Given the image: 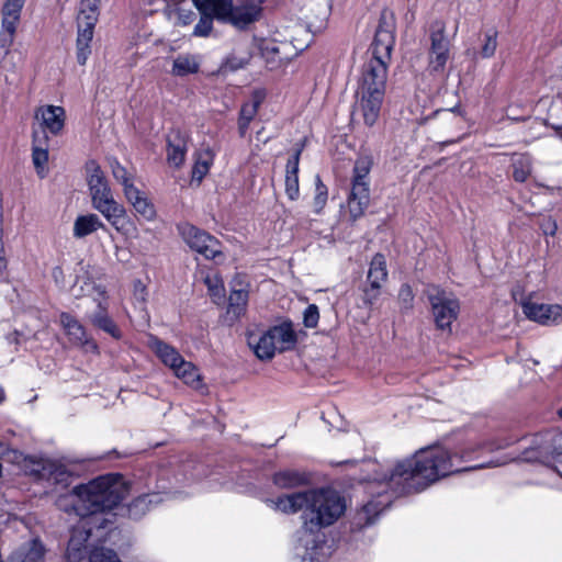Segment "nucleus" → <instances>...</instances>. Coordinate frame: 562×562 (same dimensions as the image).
<instances>
[{
  "instance_id": "obj_58",
  "label": "nucleus",
  "mask_w": 562,
  "mask_h": 562,
  "mask_svg": "<svg viewBox=\"0 0 562 562\" xmlns=\"http://www.w3.org/2000/svg\"><path fill=\"white\" fill-rule=\"evenodd\" d=\"M56 272L61 273V269H60V268H58V267H57V268H55V269H54V276H56Z\"/></svg>"
},
{
  "instance_id": "obj_33",
  "label": "nucleus",
  "mask_w": 562,
  "mask_h": 562,
  "mask_svg": "<svg viewBox=\"0 0 562 562\" xmlns=\"http://www.w3.org/2000/svg\"><path fill=\"white\" fill-rule=\"evenodd\" d=\"M387 278L386 260L384 255L378 252L373 256L368 271L367 280L369 283H376L381 286Z\"/></svg>"
},
{
  "instance_id": "obj_38",
  "label": "nucleus",
  "mask_w": 562,
  "mask_h": 562,
  "mask_svg": "<svg viewBox=\"0 0 562 562\" xmlns=\"http://www.w3.org/2000/svg\"><path fill=\"white\" fill-rule=\"evenodd\" d=\"M328 199V189L319 176L315 177V196L313 201L314 212L321 214Z\"/></svg>"
},
{
  "instance_id": "obj_5",
  "label": "nucleus",
  "mask_w": 562,
  "mask_h": 562,
  "mask_svg": "<svg viewBox=\"0 0 562 562\" xmlns=\"http://www.w3.org/2000/svg\"><path fill=\"white\" fill-rule=\"evenodd\" d=\"M167 475L166 469L156 470L148 475L145 483L146 492L127 504V516L131 519L143 518L153 507L164 502L172 493L173 486Z\"/></svg>"
},
{
  "instance_id": "obj_25",
  "label": "nucleus",
  "mask_w": 562,
  "mask_h": 562,
  "mask_svg": "<svg viewBox=\"0 0 562 562\" xmlns=\"http://www.w3.org/2000/svg\"><path fill=\"white\" fill-rule=\"evenodd\" d=\"M125 198L133 205L135 212L147 221H151L156 216L154 204L148 200L144 192L138 190L135 186L126 188Z\"/></svg>"
},
{
  "instance_id": "obj_35",
  "label": "nucleus",
  "mask_w": 562,
  "mask_h": 562,
  "mask_svg": "<svg viewBox=\"0 0 562 562\" xmlns=\"http://www.w3.org/2000/svg\"><path fill=\"white\" fill-rule=\"evenodd\" d=\"M213 160L214 153L210 147L201 150L192 168V179L201 182L213 165Z\"/></svg>"
},
{
  "instance_id": "obj_19",
  "label": "nucleus",
  "mask_w": 562,
  "mask_h": 562,
  "mask_svg": "<svg viewBox=\"0 0 562 562\" xmlns=\"http://www.w3.org/2000/svg\"><path fill=\"white\" fill-rule=\"evenodd\" d=\"M303 147L304 144L297 146L289 157L285 166V194L292 201L297 200L300 196L299 165Z\"/></svg>"
},
{
  "instance_id": "obj_12",
  "label": "nucleus",
  "mask_w": 562,
  "mask_h": 562,
  "mask_svg": "<svg viewBox=\"0 0 562 562\" xmlns=\"http://www.w3.org/2000/svg\"><path fill=\"white\" fill-rule=\"evenodd\" d=\"M428 299L437 327L440 329L450 328L459 314V301L453 295L448 294L439 288H434L432 291L429 292Z\"/></svg>"
},
{
  "instance_id": "obj_46",
  "label": "nucleus",
  "mask_w": 562,
  "mask_h": 562,
  "mask_svg": "<svg viewBox=\"0 0 562 562\" xmlns=\"http://www.w3.org/2000/svg\"><path fill=\"white\" fill-rule=\"evenodd\" d=\"M380 290L381 286L376 283H369V286H367L363 291L362 302L366 306L372 307L373 304L376 302V300L380 296Z\"/></svg>"
},
{
  "instance_id": "obj_54",
  "label": "nucleus",
  "mask_w": 562,
  "mask_h": 562,
  "mask_svg": "<svg viewBox=\"0 0 562 562\" xmlns=\"http://www.w3.org/2000/svg\"><path fill=\"white\" fill-rule=\"evenodd\" d=\"M5 270H7V259L0 258V280L4 278Z\"/></svg>"
},
{
  "instance_id": "obj_2",
  "label": "nucleus",
  "mask_w": 562,
  "mask_h": 562,
  "mask_svg": "<svg viewBox=\"0 0 562 562\" xmlns=\"http://www.w3.org/2000/svg\"><path fill=\"white\" fill-rule=\"evenodd\" d=\"M128 487L121 474L110 473L98 476L86 484H78L71 491L58 495L56 507L69 516L80 518L79 525L71 529L66 558L69 562H79L87 555V541L93 521L98 528H105V519L100 517L116 507L127 495Z\"/></svg>"
},
{
  "instance_id": "obj_13",
  "label": "nucleus",
  "mask_w": 562,
  "mask_h": 562,
  "mask_svg": "<svg viewBox=\"0 0 562 562\" xmlns=\"http://www.w3.org/2000/svg\"><path fill=\"white\" fill-rule=\"evenodd\" d=\"M524 314L528 319L543 326L559 325L562 323V306L558 304H538L530 301L521 302Z\"/></svg>"
},
{
  "instance_id": "obj_42",
  "label": "nucleus",
  "mask_w": 562,
  "mask_h": 562,
  "mask_svg": "<svg viewBox=\"0 0 562 562\" xmlns=\"http://www.w3.org/2000/svg\"><path fill=\"white\" fill-rule=\"evenodd\" d=\"M89 562H121V560L112 549L94 548L90 552Z\"/></svg>"
},
{
  "instance_id": "obj_53",
  "label": "nucleus",
  "mask_w": 562,
  "mask_h": 562,
  "mask_svg": "<svg viewBox=\"0 0 562 562\" xmlns=\"http://www.w3.org/2000/svg\"><path fill=\"white\" fill-rule=\"evenodd\" d=\"M194 16H195V14L191 10L186 12L181 8L178 9V18H179V20L181 21V23L183 25H187V24L191 23L193 21Z\"/></svg>"
},
{
  "instance_id": "obj_59",
  "label": "nucleus",
  "mask_w": 562,
  "mask_h": 562,
  "mask_svg": "<svg viewBox=\"0 0 562 562\" xmlns=\"http://www.w3.org/2000/svg\"><path fill=\"white\" fill-rule=\"evenodd\" d=\"M559 416L562 418V407L559 409Z\"/></svg>"
},
{
  "instance_id": "obj_4",
  "label": "nucleus",
  "mask_w": 562,
  "mask_h": 562,
  "mask_svg": "<svg viewBox=\"0 0 562 562\" xmlns=\"http://www.w3.org/2000/svg\"><path fill=\"white\" fill-rule=\"evenodd\" d=\"M395 44V18L392 11L382 10L373 42L371 57L361 69L358 88L366 125L373 126L379 119L384 100L387 68Z\"/></svg>"
},
{
  "instance_id": "obj_6",
  "label": "nucleus",
  "mask_w": 562,
  "mask_h": 562,
  "mask_svg": "<svg viewBox=\"0 0 562 562\" xmlns=\"http://www.w3.org/2000/svg\"><path fill=\"white\" fill-rule=\"evenodd\" d=\"M373 166L370 154L360 155L353 165L351 190L348 196V209L352 220H358L364 214L370 203L369 173Z\"/></svg>"
},
{
  "instance_id": "obj_39",
  "label": "nucleus",
  "mask_w": 562,
  "mask_h": 562,
  "mask_svg": "<svg viewBox=\"0 0 562 562\" xmlns=\"http://www.w3.org/2000/svg\"><path fill=\"white\" fill-rule=\"evenodd\" d=\"M204 283L215 303L224 297V283L218 274H207L204 279Z\"/></svg>"
},
{
  "instance_id": "obj_20",
  "label": "nucleus",
  "mask_w": 562,
  "mask_h": 562,
  "mask_svg": "<svg viewBox=\"0 0 562 562\" xmlns=\"http://www.w3.org/2000/svg\"><path fill=\"white\" fill-rule=\"evenodd\" d=\"M271 480L278 488L292 490L307 486L311 483V475L304 471L284 469L274 472Z\"/></svg>"
},
{
  "instance_id": "obj_17",
  "label": "nucleus",
  "mask_w": 562,
  "mask_h": 562,
  "mask_svg": "<svg viewBox=\"0 0 562 562\" xmlns=\"http://www.w3.org/2000/svg\"><path fill=\"white\" fill-rule=\"evenodd\" d=\"M252 58L250 45L246 42H239L233 50L223 59L220 71L223 74L235 72L245 68Z\"/></svg>"
},
{
  "instance_id": "obj_21",
  "label": "nucleus",
  "mask_w": 562,
  "mask_h": 562,
  "mask_svg": "<svg viewBox=\"0 0 562 562\" xmlns=\"http://www.w3.org/2000/svg\"><path fill=\"white\" fill-rule=\"evenodd\" d=\"M92 206L99 211L117 232L123 231L126 211L122 204L114 200L113 195L92 204Z\"/></svg>"
},
{
  "instance_id": "obj_31",
  "label": "nucleus",
  "mask_w": 562,
  "mask_h": 562,
  "mask_svg": "<svg viewBox=\"0 0 562 562\" xmlns=\"http://www.w3.org/2000/svg\"><path fill=\"white\" fill-rule=\"evenodd\" d=\"M41 477L47 476V480L57 484L67 485L71 475L70 471L60 463L46 462L42 465L41 470H36Z\"/></svg>"
},
{
  "instance_id": "obj_26",
  "label": "nucleus",
  "mask_w": 562,
  "mask_h": 562,
  "mask_svg": "<svg viewBox=\"0 0 562 562\" xmlns=\"http://www.w3.org/2000/svg\"><path fill=\"white\" fill-rule=\"evenodd\" d=\"M248 345L260 360H271L277 352L270 329L262 333L259 337L250 335L248 337Z\"/></svg>"
},
{
  "instance_id": "obj_8",
  "label": "nucleus",
  "mask_w": 562,
  "mask_h": 562,
  "mask_svg": "<svg viewBox=\"0 0 562 562\" xmlns=\"http://www.w3.org/2000/svg\"><path fill=\"white\" fill-rule=\"evenodd\" d=\"M527 462H540L547 467L562 459V430L548 429L533 435L522 451Z\"/></svg>"
},
{
  "instance_id": "obj_3",
  "label": "nucleus",
  "mask_w": 562,
  "mask_h": 562,
  "mask_svg": "<svg viewBox=\"0 0 562 562\" xmlns=\"http://www.w3.org/2000/svg\"><path fill=\"white\" fill-rule=\"evenodd\" d=\"M274 510L286 515L302 512L299 542L304 548L300 562H325L329 554L321 530L335 524L346 510V502L330 488L308 490L267 499Z\"/></svg>"
},
{
  "instance_id": "obj_28",
  "label": "nucleus",
  "mask_w": 562,
  "mask_h": 562,
  "mask_svg": "<svg viewBox=\"0 0 562 562\" xmlns=\"http://www.w3.org/2000/svg\"><path fill=\"white\" fill-rule=\"evenodd\" d=\"M151 348L161 362L171 370L176 369L179 362L183 360V357L175 347L158 338L153 340Z\"/></svg>"
},
{
  "instance_id": "obj_57",
  "label": "nucleus",
  "mask_w": 562,
  "mask_h": 562,
  "mask_svg": "<svg viewBox=\"0 0 562 562\" xmlns=\"http://www.w3.org/2000/svg\"><path fill=\"white\" fill-rule=\"evenodd\" d=\"M175 481H176V483H183V482H186V481H189V479H188V477H186V476H183L182 479H180V477H178V476H175Z\"/></svg>"
},
{
  "instance_id": "obj_49",
  "label": "nucleus",
  "mask_w": 562,
  "mask_h": 562,
  "mask_svg": "<svg viewBox=\"0 0 562 562\" xmlns=\"http://www.w3.org/2000/svg\"><path fill=\"white\" fill-rule=\"evenodd\" d=\"M20 18L11 15H2V31L15 35L16 24Z\"/></svg>"
},
{
  "instance_id": "obj_9",
  "label": "nucleus",
  "mask_w": 562,
  "mask_h": 562,
  "mask_svg": "<svg viewBox=\"0 0 562 562\" xmlns=\"http://www.w3.org/2000/svg\"><path fill=\"white\" fill-rule=\"evenodd\" d=\"M100 0H81L78 15V32L76 40V58L79 65H86L91 54V42L95 23L99 18Z\"/></svg>"
},
{
  "instance_id": "obj_51",
  "label": "nucleus",
  "mask_w": 562,
  "mask_h": 562,
  "mask_svg": "<svg viewBox=\"0 0 562 562\" xmlns=\"http://www.w3.org/2000/svg\"><path fill=\"white\" fill-rule=\"evenodd\" d=\"M14 35L5 32H0V55L5 56L13 43Z\"/></svg>"
},
{
  "instance_id": "obj_36",
  "label": "nucleus",
  "mask_w": 562,
  "mask_h": 562,
  "mask_svg": "<svg viewBox=\"0 0 562 562\" xmlns=\"http://www.w3.org/2000/svg\"><path fill=\"white\" fill-rule=\"evenodd\" d=\"M32 160L37 173L43 178V171L48 160V150L46 147L37 145V134L33 133Z\"/></svg>"
},
{
  "instance_id": "obj_11",
  "label": "nucleus",
  "mask_w": 562,
  "mask_h": 562,
  "mask_svg": "<svg viewBox=\"0 0 562 562\" xmlns=\"http://www.w3.org/2000/svg\"><path fill=\"white\" fill-rule=\"evenodd\" d=\"M450 41L446 35L442 21H435L430 26V48L428 68L431 74H442L450 58Z\"/></svg>"
},
{
  "instance_id": "obj_27",
  "label": "nucleus",
  "mask_w": 562,
  "mask_h": 562,
  "mask_svg": "<svg viewBox=\"0 0 562 562\" xmlns=\"http://www.w3.org/2000/svg\"><path fill=\"white\" fill-rule=\"evenodd\" d=\"M200 58L192 54H179L172 63L171 75L186 77L198 74L200 70Z\"/></svg>"
},
{
  "instance_id": "obj_45",
  "label": "nucleus",
  "mask_w": 562,
  "mask_h": 562,
  "mask_svg": "<svg viewBox=\"0 0 562 562\" xmlns=\"http://www.w3.org/2000/svg\"><path fill=\"white\" fill-rule=\"evenodd\" d=\"M319 321V311L317 305L310 304L303 313V323L307 328H315Z\"/></svg>"
},
{
  "instance_id": "obj_30",
  "label": "nucleus",
  "mask_w": 562,
  "mask_h": 562,
  "mask_svg": "<svg viewBox=\"0 0 562 562\" xmlns=\"http://www.w3.org/2000/svg\"><path fill=\"white\" fill-rule=\"evenodd\" d=\"M172 372L178 379L194 390H200L203 386L199 369L190 361L183 359Z\"/></svg>"
},
{
  "instance_id": "obj_48",
  "label": "nucleus",
  "mask_w": 562,
  "mask_h": 562,
  "mask_svg": "<svg viewBox=\"0 0 562 562\" xmlns=\"http://www.w3.org/2000/svg\"><path fill=\"white\" fill-rule=\"evenodd\" d=\"M23 5V3L18 1L7 0L2 9V15L20 18Z\"/></svg>"
},
{
  "instance_id": "obj_47",
  "label": "nucleus",
  "mask_w": 562,
  "mask_h": 562,
  "mask_svg": "<svg viewBox=\"0 0 562 562\" xmlns=\"http://www.w3.org/2000/svg\"><path fill=\"white\" fill-rule=\"evenodd\" d=\"M398 301L404 310L413 307L414 293L408 284H403L398 291Z\"/></svg>"
},
{
  "instance_id": "obj_22",
  "label": "nucleus",
  "mask_w": 562,
  "mask_h": 562,
  "mask_svg": "<svg viewBox=\"0 0 562 562\" xmlns=\"http://www.w3.org/2000/svg\"><path fill=\"white\" fill-rule=\"evenodd\" d=\"M277 352L282 353L295 348L297 336L291 322H283L269 328Z\"/></svg>"
},
{
  "instance_id": "obj_1",
  "label": "nucleus",
  "mask_w": 562,
  "mask_h": 562,
  "mask_svg": "<svg viewBox=\"0 0 562 562\" xmlns=\"http://www.w3.org/2000/svg\"><path fill=\"white\" fill-rule=\"evenodd\" d=\"M506 446L508 442H480L453 452L441 447H429L394 463H380L376 460L364 462L359 481L366 484L364 491L371 499L355 515L353 527L362 529L373 525L379 515L401 495L422 492L450 474L483 468V464L461 467V463L476 459L480 450L493 451Z\"/></svg>"
},
{
  "instance_id": "obj_7",
  "label": "nucleus",
  "mask_w": 562,
  "mask_h": 562,
  "mask_svg": "<svg viewBox=\"0 0 562 562\" xmlns=\"http://www.w3.org/2000/svg\"><path fill=\"white\" fill-rule=\"evenodd\" d=\"M218 10V21L239 31L248 30L262 16V0H213Z\"/></svg>"
},
{
  "instance_id": "obj_44",
  "label": "nucleus",
  "mask_w": 562,
  "mask_h": 562,
  "mask_svg": "<svg viewBox=\"0 0 562 562\" xmlns=\"http://www.w3.org/2000/svg\"><path fill=\"white\" fill-rule=\"evenodd\" d=\"M23 458L22 452L16 449L10 448L7 443L0 440V460L19 463Z\"/></svg>"
},
{
  "instance_id": "obj_16",
  "label": "nucleus",
  "mask_w": 562,
  "mask_h": 562,
  "mask_svg": "<svg viewBox=\"0 0 562 562\" xmlns=\"http://www.w3.org/2000/svg\"><path fill=\"white\" fill-rule=\"evenodd\" d=\"M35 119L40 120L49 133L58 135L65 126L66 112L59 105H44L36 110Z\"/></svg>"
},
{
  "instance_id": "obj_43",
  "label": "nucleus",
  "mask_w": 562,
  "mask_h": 562,
  "mask_svg": "<svg viewBox=\"0 0 562 562\" xmlns=\"http://www.w3.org/2000/svg\"><path fill=\"white\" fill-rule=\"evenodd\" d=\"M111 169L113 177L123 186L124 194L128 186H134L132 179L124 166H122L116 159L111 161Z\"/></svg>"
},
{
  "instance_id": "obj_24",
  "label": "nucleus",
  "mask_w": 562,
  "mask_h": 562,
  "mask_svg": "<svg viewBox=\"0 0 562 562\" xmlns=\"http://www.w3.org/2000/svg\"><path fill=\"white\" fill-rule=\"evenodd\" d=\"M263 101V94L260 91H255L251 94V100L241 104L238 116V134L245 137L251 121L258 113L260 104Z\"/></svg>"
},
{
  "instance_id": "obj_10",
  "label": "nucleus",
  "mask_w": 562,
  "mask_h": 562,
  "mask_svg": "<svg viewBox=\"0 0 562 562\" xmlns=\"http://www.w3.org/2000/svg\"><path fill=\"white\" fill-rule=\"evenodd\" d=\"M178 231L184 243L205 259H215L222 255L220 241L207 232L189 223L179 224Z\"/></svg>"
},
{
  "instance_id": "obj_32",
  "label": "nucleus",
  "mask_w": 562,
  "mask_h": 562,
  "mask_svg": "<svg viewBox=\"0 0 562 562\" xmlns=\"http://www.w3.org/2000/svg\"><path fill=\"white\" fill-rule=\"evenodd\" d=\"M248 290L234 289L228 297L227 314L234 319L239 318L245 314L248 303Z\"/></svg>"
},
{
  "instance_id": "obj_41",
  "label": "nucleus",
  "mask_w": 562,
  "mask_h": 562,
  "mask_svg": "<svg viewBox=\"0 0 562 562\" xmlns=\"http://www.w3.org/2000/svg\"><path fill=\"white\" fill-rule=\"evenodd\" d=\"M498 32L495 29H490L484 33V43L480 50L482 58H491L494 56L497 48Z\"/></svg>"
},
{
  "instance_id": "obj_37",
  "label": "nucleus",
  "mask_w": 562,
  "mask_h": 562,
  "mask_svg": "<svg viewBox=\"0 0 562 562\" xmlns=\"http://www.w3.org/2000/svg\"><path fill=\"white\" fill-rule=\"evenodd\" d=\"M69 339L80 346H86L88 349L98 351V345L88 338L85 327L77 323L70 331L67 333Z\"/></svg>"
},
{
  "instance_id": "obj_34",
  "label": "nucleus",
  "mask_w": 562,
  "mask_h": 562,
  "mask_svg": "<svg viewBox=\"0 0 562 562\" xmlns=\"http://www.w3.org/2000/svg\"><path fill=\"white\" fill-rule=\"evenodd\" d=\"M513 178L516 182H525L532 170V159L528 154L515 155L512 159Z\"/></svg>"
},
{
  "instance_id": "obj_29",
  "label": "nucleus",
  "mask_w": 562,
  "mask_h": 562,
  "mask_svg": "<svg viewBox=\"0 0 562 562\" xmlns=\"http://www.w3.org/2000/svg\"><path fill=\"white\" fill-rule=\"evenodd\" d=\"M99 228L106 229L97 214L79 215L74 223V236L83 238Z\"/></svg>"
},
{
  "instance_id": "obj_14",
  "label": "nucleus",
  "mask_w": 562,
  "mask_h": 562,
  "mask_svg": "<svg viewBox=\"0 0 562 562\" xmlns=\"http://www.w3.org/2000/svg\"><path fill=\"white\" fill-rule=\"evenodd\" d=\"M86 171L92 204L113 195L106 178L95 160L87 161Z\"/></svg>"
},
{
  "instance_id": "obj_56",
  "label": "nucleus",
  "mask_w": 562,
  "mask_h": 562,
  "mask_svg": "<svg viewBox=\"0 0 562 562\" xmlns=\"http://www.w3.org/2000/svg\"><path fill=\"white\" fill-rule=\"evenodd\" d=\"M4 397H5L4 389L2 386H0V403H2L4 401Z\"/></svg>"
},
{
  "instance_id": "obj_23",
  "label": "nucleus",
  "mask_w": 562,
  "mask_h": 562,
  "mask_svg": "<svg viewBox=\"0 0 562 562\" xmlns=\"http://www.w3.org/2000/svg\"><path fill=\"white\" fill-rule=\"evenodd\" d=\"M88 318L94 327L105 331L114 339L122 337L121 330L108 314V303L104 300L98 301L95 311Z\"/></svg>"
},
{
  "instance_id": "obj_52",
  "label": "nucleus",
  "mask_w": 562,
  "mask_h": 562,
  "mask_svg": "<svg viewBox=\"0 0 562 562\" xmlns=\"http://www.w3.org/2000/svg\"><path fill=\"white\" fill-rule=\"evenodd\" d=\"M79 323L72 315L69 313L63 312L60 314V324L65 329L66 334L71 330V328Z\"/></svg>"
},
{
  "instance_id": "obj_50",
  "label": "nucleus",
  "mask_w": 562,
  "mask_h": 562,
  "mask_svg": "<svg viewBox=\"0 0 562 562\" xmlns=\"http://www.w3.org/2000/svg\"><path fill=\"white\" fill-rule=\"evenodd\" d=\"M540 228L544 235L554 236L558 231V224L552 217H546L540 223Z\"/></svg>"
},
{
  "instance_id": "obj_15",
  "label": "nucleus",
  "mask_w": 562,
  "mask_h": 562,
  "mask_svg": "<svg viewBox=\"0 0 562 562\" xmlns=\"http://www.w3.org/2000/svg\"><path fill=\"white\" fill-rule=\"evenodd\" d=\"M188 151V136L180 130H171L167 135V161L170 166H182Z\"/></svg>"
},
{
  "instance_id": "obj_40",
  "label": "nucleus",
  "mask_w": 562,
  "mask_h": 562,
  "mask_svg": "<svg viewBox=\"0 0 562 562\" xmlns=\"http://www.w3.org/2000/svg\"><path fill=\"white\" fill-rule=\"evenodd\" d=\"M24 558L20 562H42L45 555V547L38 539H33L23 553Z\"/></svg>"
},
{
  "instance_id": "obj_18",
  "label": "nucleus",
  "mask_w": 562,
  "mask_h": 562,
  "mask_svg": "<svg viewBox=\"0 0 562 562\" xmlns=\"http://www.w3.org/2000/svg\"><path fill=\"white\" fill-rule=\"evenodd\" d=\"M193 3L201 14L199 22L194 26L193 34L205 37L210 35L213 29V19L216 18L218 20L220 9L213 3V0H193Z\"/></svg>"
},
{
  "instance_id": "obj_55",
  "label": "nucleus",
  "mask_w": 562,
  "mask_h": 562,
  "mask_svg": "<svg viewBox=\"0 0 562 562\" xmlns=\"http://www.w3.org/2000/svg\"><path fill=\"white\" fill-rule=\"evenodd\" d=\"M551 127L554 130L555 135L562 140V125H552Z\"/></svg>"
}]
</instances>
